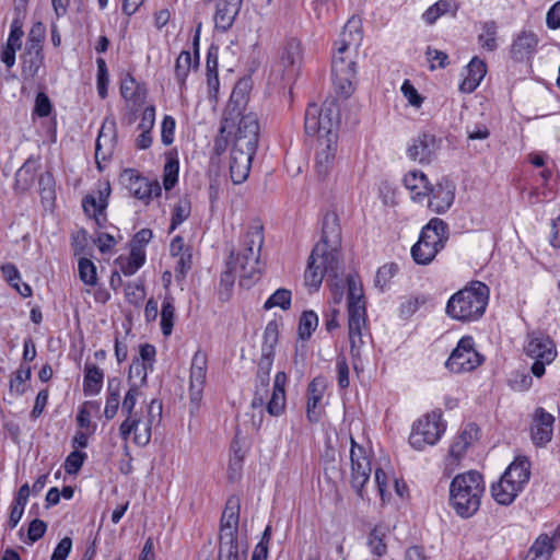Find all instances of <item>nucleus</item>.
<instances>
[{
	"label": "nucleus",
	"instance_id": "obj_1",
	"mask_svg": "<svg viewBox=\"0 0 560 560\" xmlns=\"http://www.w3.org/2000/svg\"><path fill=\"white\" fill-rule=\"evenodd\" d=\"M361 20L352 16L348 20L340 33L339 39L335 43L336 49L331 59V79L335 91L347 98L354 91L357 77V63L350 57L351 46L358 48L362 42Z\"/></svg>",
	"mask_w": 560,
	"mask_h": 560
},
{
	"label": "nucleus",
	"instance_id": "obj_2",
	"mask_svg": "<svg viewBox=\"0 0 560 560\" xmlns=\"http://www.w3.org/2000/svg\"><path fill=\"white\" fill-rule=\"evenodd\" d=\"M137 399L131 394H126L121 402V413L125 420L119 425V436L122 441L128 442L131 433H133V443L138 446H147L152 436L153 423L160 422L162 419V402L152 399L148 406V416L143 420L142 411L136 410Z\"/></svg>",
	"mask_w": 560,
	"mask_h": 560
},
{
	"label": "nucleus",
	"instance_id": "obj_3",
	"mask_svg": "<svg viewBox=\"0 0 560 560\" xmlns=\"http://www.w3.org/2000/svg\"><path fill=\"white\" fill-rule=\"evenodd\" d=\"M346 284L348 287V338L350 353L357 360L361 357V349L365 343V338H370L366 327V307L362 284L358 276L349 275L346 279Z\"/></svg>",
	"mask_w": 560,
	"mask_h": 560
},
{
	"label": "nucleus",
	"instance_id": "obj_4",
	"mask_svg": "<svg viewBox=\"0 0 560 560\" xmlns=\"http://www.w3.org/2000/svg\"><path fill=\"white\" fill-rule=\"evenodd\" d=\"M485 492L483 477L476 470L455 476L450 485V505L455 513L469 518L475 515Z\"/></svg>",
	"mask_w": 560,
	"mask_h": 560
},
{
	"label": "nucleus",
	"instance_id": "obj_5",
	"mask_svg": "<svg viewBox=\"0 0 560 560\" xmlns=\"http://www.w3.org/2000/svg\"><path fill=\"white\" fill-rule=\"evenodd\" d=\"M488 300L489 288L480 281H472L450 298L445 311L453 319L474 322L485 314Z\"/></svg>",
	"mask_w": 560,
	"mask_h": 560
},
{
	"label": "nucleus",
	"instance_id": "obj_6",
	"mask_svg": "<svg viewBox=\"0 0 560 560\" xmlns=\"http://www.w3.org/2000/svg\"><path fill=\"white\" fill-rule=\"evenodd\" d=\"M448 241V225L433 218L422 228L418 242L411 247V256L418 265H429Z\"/></svg>",
	"mask_w": 560,
	"mask_h": 560
},
{
	"label": "nucleus",
	"instance_id": "obj_7",
	"mask_svg": "<svg viewBox=\"0 0 560 560\" xmlns=\"http://www.w3.org/2000/svg\"><path fill=\"white\" fill-rule=\"evenodd\" d=\"M339 269L338 252L327 250L324 245H315L304 273L305 284L316 291L324 277H327V282L337 279Z\"/></svg>",
	"mask_w": 560,
	"mask_h": 560
},
{
	"label": "nucleus",
	"instance_id": "obj_8",
	"mask_svg": "<svg viewBox=\"0 0 560 560\" xmlns=\"http://www.w3.org/2000/svg\"><path fill=\"white\" fill-rule=\"evenodd\" d=\"M441 411H432L420 418L413 425L409 436L410 445L422 450L427 445H434L445 431Z\"/></svg>",
	"mask_w": 560,
	"mask_h": 560
},
{
	"label": "nucleus",
	"instance_id": "obj_9",
	"mask_svg": "<svg viewBox=\"0 0 560 560\" xmlns=\"http://www.w3.org/2000/svg\"><path fill=\"white\" fill-rule=\"evenodd\" d=\"M303 47L301 40L289 38L281 49L279 60L272 66V72L287 82L294 81L302 68Z\"/></svg>",
	"mask_w": 560,
	"mask_h": 560
},
{
	"label": "nucleus",
	"instance_id": "obj_10",
	"mask_svg": "<svg viewBox=\"0 0 560 560\" xmlns=\"http://www.w3.org/2000/svg\"><path fill=\"white\" fill-rule=\"evenodd\" d=\"M525 352L528 357L535 359L530 371L536 377H541L545 374L546 365L550 364L557 357L553 341L549 336L541 332L528 335Z\"/></svg>",
	"mask_w": 560,
	"mask_h": 560
},
{
	"label": "nucleus",
	"instance_id": "obj_11",
	"mask_svg": "<svg viewBox=\"0 0 560 560\" xmlns=\"http://www.w3.org/2000/svg\"><path fill=\"white\" fill-rule=\"evenodd\" d=\"M483 362V357L475 349L474 338L464 336L445 362L453 373L470 372Z\"/></svg>",
	"mask_w": 560,
	"mask_h": 560
},
{
	"label": "nucleus",
	"instance_id": "obj_12",
	"mask_svg": "<svg viewBox=\"0 0 560 560\" xmlns=\"http://www.w3.org/2000/svg\"><path fill=\"white\" fill-rule=\"evenodd\" d=\"M259 254L260 252L252 248H242L237 254L231 252L229 260H233V265L240 269L241 287L248 289L259 278L261 272Z\"/></svg>",
	"mask_w": 560,
	"mask_h": 560
},
{
	"label": "nucleus",
	"instance_id": "obj_13",
	"mask_svg": "<svg viewBox=\"0 0 560 560\" xmlns=\"http://www.w3.org/2000/svg\"><path fill=\"white\" fill-rule=\"evenodd\" d=\"M351 486L357 494L364 499V485L369 481L372 471L370 459L365 456V451L353 438H351Z\"/></svg>",
	"mask_w": 560,
	"mask_h": 560
},
{
	"label": "nucleus",
	"instance_id": "obj_14",
	"mask_svg": "<svg viewBox=\"0 0 560 560\" xmlns=\"http://www.w3.org/2000/svg\"><path fill=\"white\" fill-rule=\"evenodd\" d=\"M207 354L200 350L196 351L190 366L189 398L191 412L199 408L202 398L207 375Z\"/></svg>",
	"mask_w": 560,
	"mask_h": 560
},
{
	"label": "nucleus",
	"instance_id": "obj_15",
	"mask_svg": "<svg viewBox=\"0 0 560 560\" xmlns=\"http://www.w3.org/2000/svg\"><path fill=\"white\" fill-rule=\"evenodd\" d=\"M442 139L430 132L418 135L407 150L408 156L420 164H430L441 149Z\"/></svg>",
	"mask_w": 560,
	"mask_h": 560
},
{
	"label": "nucleus",
	"instance_id": "obj_16",
	"mask_svg": "<svg viewBox=\"0 0 560 560\" xmlns=\"http://www.w3.org/2000/svg\"><path fill=\"white\" fill-rule=\"evenodd\" d=\"M121 178L126 182L130 194L147 205L153 196L158 197L161 195L162 189L159 182H150L132 168L125 170Z\"/></svg>",
	"mask_w": 560,
	"mask_h": 560
},
{
	"label": "nucleus",
	"instance_id": "obj_17",
	"mask_svg": "<svg viewBox=\"0 0 560 560\" xmlns=\"http://www.w3.org/2000/svg\"><path fill=\"white\" fill-rule=\"evenodd\" d=\"M337 133H329L328 137H319L315 156V171L319 178L328 176L335 164L337 152Z\"/></svg>",
	"mask_w": 560,
	"mask_h": 560
},
{
	"label": "nucleus",
	"instance_id": "obj_18",
	"mask_svg": "<svg viewBox=\"0 0 560 560\" xmlns=\"http://www.w3.org/2000/svg\"><path fill=\"white\" fill-rule=\"evenodd\" d=\"M429 195V208L436 213H445L454 202L455 185L451 179L442 177L434 186L430 185Z\"/></svg>",
	"mask_w": 560,
	"mask_h": 560
},
{
	"label": "nucleus",
	"instance_id": "obj_19",
	"mask_svg": "<svg viewBox=\"0 0 560 560\" xmlns=\"http://www.w3.org/2000/svg\"><path fill=\"white\" fill-rule=\"evenodd\" d=\"M255 153V150H247L235 144L232 145L230 177L234 184L238 185L247 179Z\"/></svg>",
	"mask_w": 560,
	"mask_h": 560
},
{
	"label": "nucleus",
	"instance_id": "obj_20",
	"mask_svg": "<svg viewBox=\"0 0 560 560\" xmlns=\"http://www.w3.org/2000/svg\"><path fill=\"white\" fill-rule=\"evenodd\" d=\"M259 122L255 114L243 115L240 119L233 144L247 150H257Z\"/></svg>",
	"mask_w": 560,
	"mask_h": 560
},
{
	"label": "nucleus",
	"instance_id": "obj_21",
	"mask_svg": "<svg viewBox=\"0 0 560 560\" xmlns=\"http://www.w3.org/2000/svg\"><path fill=\"white\" fill-rule=\"evenodd\" d=\"M240 509V499L235 495L230 497L220 521V539L237 538Z\"/></svg>",
	"mask_w": 560,
	"mask_h": 560
},
{
	"label": "nucleus",
	"instance_id": "obj_22",
	"mask_svg": "<svg viewBox=\"0 0 560 560\" xmlns=\"http://www.w3.org/2000/svg\"><path fill=\"white\" fill-rule=\"evenodd\" d=\"M555 417L539 407L535 410L532 440L536 446H545L552 438Z\"/></svg>",
	"mask_w": 560,
	"mask_h": 560
},
{
	"label": "nucleus",
	"instance_id": "obj_23",
	"mask_svg": "<svg viewBox=\"0 0 560 560\" xmlns=\"http://www.w3.org/2000/svg\"><path fill=\"white\" fill-rule=\"evenodd\" d=\"M243 0H219L214 13V26L220 32L229 31L237 16Z\"/></svg>",
	"mask_w": 560,
	"mask_h": 560
},
{
	"label": "nucleus",
	"instance_id": "obj_24",
	"mask_svg": "<svg viewBox=\"0 0 560 560\" xmlns=\"http://www.w3.org/2000/svg\"><path fill=\"white\" fill-rule=\"evenodd\" d=\"M326 389V381L318 376L312 380L307 387V406L306 416L310 422L317 423L320 419V410L318 404L324 397Z\"/></svg>",
	"mask_w": 560,
	"mask_h": 560
},
{
	"label": "nucleus",
	"instance_id": "obj_25",
	"mask_svg": "<svg viewBox=\"0 0 560 560\" xmlns=\"http://www.w3.org/2000/svg\"><path fill=\"white\" fill-rule=\"evenodd\" d=\"M341 241L339 218L335 212H328L323 219L322 238L316 245H324L327 250H337Z\"/></svg>",
	"mask_w": 560,
	"mask_h": 560
},
{
	"label": "nucleus",
	"instance_id": "obj_26",
	"mask_svg": "<svg viewBox=\"0 0 560 560\" xmlns=\"http://www.w3.org/2000/svg\"><path fill=\"white\" fill-rule=\"evenodd\" d=\"M199 32H200V24L198 25L196 35L194 37V46L196 47L195 61H192L191 54L188 50H183L176 59L175 77H176V80H177L178 84L180 85V88H183L185 85V82L189 74L190 69L192 67H197L199 63V56H198Z\"/></svg>",
	"mask_w": 560,
	"mask_h": 560
},
{
	"label": "nucleus",
	"instance_id": "obj_27",
	"mask_svg": "<svg viewBox=\"0 0 560 560\" xmlns=\"http://www.w3.org/2000/svg\"><path fill=\"white\" fill-rule=\"evenodd\" d=\"M538 38L533 32L523 31L511 46V57L515 61L529 59L536 51Z\"/></svg>",
	"mask_w": 560,
	"mask_h": 560
},
{
	"label": "nucleus",
	"instance_id": "obj_28",
	"mask_svg": "<svg viewBox=\"0 0 560 560\" xmlns=\"http://www.w3.org/2000/svg\"><path fill=\"white\" fill-rule=\"evenodd\" d=\"M503 476L516 488L523 490L530 478V462L526 456H517L505 469Z\"/></svg>",
	"mask_w": 560,
	"mask_h": 560
},
{
	"label": "nucleus",
	"instance_id": "obj_29",
	"mask_svg": "<svg viewBox=\"0 0 560 560\" xmlns=\"http://www.w3.org/2000/svg\"><path fill=\"white\" fill-rule=\"evenodd\" d=\"M285 384L287 374L284 372H278L275 376L272 394L267 402V411L270 416H280L285 408Z\"/></svg>",
	"mask_w": 560,
	"mask_h": 560
},
{
	"label": "nucleus",
	"instance_id": "obj_30",
	"mask_svg": "<svg viewBox=\"0 0 560 560\" xmlns=\"http://www.w3.org/2000/svg\"><path fill=\"white\" fill-rule=\"evenodd\" d=\"M486 73H487L486 63L481 59L474 57L467 66V75L459 84L460 92H463V93L474 92L477 89V86L480 84L482 79L485 78Z\"/></svg>",
	"mask_w": 560,
	"mask_h": 560
},
{
	"label": "nucleus",
	"instance_id": "obj_31",
	"mask_svg": "<svg viewBox=\"0 0 560 560\" xmlns=\"http://www.w3.org/2000/svg\"><path fill=\"white\" fill-rule=\"evenodd\" d=\"M38 167V159L28 158L15 173V190L20 192L30 190L34 184Z\"/></svg>",
	"mask_w": 560,
	"mask_h": 560
},
{
	"label": "nucleus",
	"instance_id": "obj_32",
	"mask_svg": "<svg viewBox=\"0 0 560 560\" xmlns=\"http://www.w3.org/2000/svg\"><path fill=\"white\" fill-rule=\"evenodd\" d=\"M405 187L412 194L413 200L429 196L430 182L421 171H410L404 177Z\"/></svg>",
	"mask_w": 560,
	"mask_h": 560
},
{
	"label": "nucleus",
	"instance_id": "obj_33",
	"mask_svg": "<svg viewBox=\"0 0 560 560\" xmlns=\"http://www.w3.org/2000/svg\"><path fill=\"white\" fill-rule=\"evenodd\" d=\"M109 194L110 187L109 184H106V186L103 189L97 190V197H95L94 195H86L82 200V207L84 212L89 215L92 212L97 223V215L102 214L107 207V199L109 197Z\"/></svg>",
	"mask_w": 560,
	"mask_h": 560
},
{
	"label": "nucleus",
	"instance_id": "obj_34",
	"mask_svg": "<svg viewBox=\"0 0 560 560\" xmlns=\"http://www.w3.org/2000/svg\"><path fill=\"white\" fill-rule=\"evenodd\" d=\"M521 491V488H516V486L513 485L503 475L500 480L491 487L493 499L501 505H510L513 503L518 492Z\"/></svg>",
	"mask_w": 560,
	"mask_h": 560
},
{
	"label": "nucleus",
	"instance_id": "obj_35",
	"mask_svg": "<svg viewBox=\"0 0 560 560\" xmlns=\"http://www.w3.org/2000/svg\"><path fill=\"white\" fill-rule=\"evenodd\" d=\"M120 385L121 381L118 377H112L107 382V393L104 408V416L107 420L114 419L119 409Z\"/></svg>",
	"mask_w": 560,
	"mask_h": 560
},
{
	"label": "nucleus",
	"instance_id": "obj_36",
	"mask_svg": "<svg viewBox=\"0 0 560 560\" xmlns=\"http://www.w3.org/2000/svg\"><path fill=\"white\" fill-rule=\"evenodd\" d=\"M104 373L95 364H85L83 393L85 396L96 395L103 386Z\"/></svg>",
	"mask_w": 560,
	"mask_h": 560
},
{
	"label": "nucleus",
	"instance_id": "obj_37",
	"mask_svg": "<svg viewBox=\"0 0 560 560\" xmlns=\"http://www.w3.org/2000/svg\"><path fill=\"white\" fill-rule=\"evenodd\" d=\"M385 538L386 528L381 525L374 526L368 534L366 545L373 556L382 558L387 553Z\"/></svg>",
	"mask_w": 560,
	"mask_h": 560
},
{
	"label": "nucleus",
	"instance_id": "obj_38",
	"mask_svg": "<svg viewBox=\"0 0 560 560\" xmlns=\"http://www.w3.org/2000/svg\"><path fill=\"white\" fill-rule=\"evenodd\" d=\"M555 549L548 535H540L529 548L524 560H549Z\"/></svg>",
	"mask_w": 560,
	"mask_h": 560
},
{
	"label": "nucleus",
	"instance_id": "obj_39",
	"mask_svg": "<svg viewBox=\"0 0 560 560\" xmlns=\"http://www.w3.org/2000/svg\"><path fill=\"white\" fill-rule=\"evenodd\" d=\"M236 273L240 276V269L233 265V260H228L226 269L221 273L220 278L218 294L221 301L226 302L230 300Z\"/></svg>",
	"mask_w": 560,
	"mask_h": 560
},
{
	"label": "nucleus",
	"instance_id": "obj_40",
	"mask_svg": "<svg viewBox=\"0 0 560 560\" xmlns=\"http://www.w3.org/2000/svg\"><path fill=\"white\" fill-rule=\"evenodd\" d=\"M39 195L42 203L46 208H51L56 199V182L50 172L43 173L38 178Z\"/></svg>",
	"mask_w": 560,
	"mask_h": 560
},
{
	"label": "nucleus",
	"instance_id": "obj_41",
	"mask_svg": "<svg viewBox=\"0 0 560 560\" xmlns=\"http://www.w3.org/2000/svg\"><path fill=\"white\" fill-rule=\"evenodd\" d=\"M32 376V369L30 365L21 364L20 368L14 373V376L10 380L9 390L10 394H14L16 396H22L26 389V382Z\"/></svg>",
	"mask_w": 560,
	"mask_h": 560
},
{
	"label": "nucleus",
	"instance_id": "obj_42",
	"mask_svg": "<svg viewBox=\"0 0 560 560\" xmlns=\"http://www.w3.org/2000/svg\"><path fill=\"white\" fill-rule=\"evenodd\" d=\"M175 318V305L174 299L171 295H166L162 303L161 310V330L164 336H170L173 331Z\"/></svg>",
	"mask_w": 560,
	"mask_h": 560
},
{
	"label": "nucleus",
	"instance_id": "obj_43",
	"mask_svg": "<svg viewBox=\"0 0 560 560\" xmlns=\"http://www.w3.org/2000/svg\"><path fill=\"white\" fill-rule=\"evenodd\" d=\"M191 212V203L187 196L179 198L173 208L170 232L187 220Z\"/></svg>",
	"mask_w": 560,
	"mask_h": 560
},
{
	"label": "nucleus",
	"instance_id": "obj_44",
	"mask_svg": "<svg viewBox=\"0 0 560 560\" xmlns=\"http://www.w3.org/2000/svg\"><path fill=\"white\" fill-rule=\"evenodd\" d=\"M22 75L25 80H34L44 65V56L21 55Z\"/></svg>",
	"mask_w": 560,
	"mask_h": 560
},
{
	"label": "nucleus",
	"instance_id": "obj_45",
	"mask_svg": "<svg viewBox=\"0 0 560 560\" xmlns=\"http://www.w3.org/2000/svg\"><path fill=\"white\" fill-rule=\"evenodd\" d=\"M245 553L240 552L237 538L220 539L219 560H245Z\"/></svg>",
	"mask_w": 560,
	"mask_h": 560
},
{
	"label": "nucleus",
	"instance_id": "obj_46",
	"mask_svg": "<svg viewBox=\"0 0 560 560\" xmlns=\"http://www.w3.org/2000/svg\"><path fill=\"white\" fill-rule=\"evenodd\" d=\"M304 128L310 136L320 133V107L317 104H308L305 110Z\"/></svg>",
	"mask_w": 560,
	"mask_h": 560
},
{
	"label": "nucleus",
	"instance_id": "obj_47",
	"mask_svg": "<svg viewBox=\"0 0 560 560\" xmlns=\"http://www.w3.org/2000/svg\"><path fill=\"white\" fill-rule=\"evenodd\" d=\"M292 293L290 290L281 288L276 290L265 302L264 308L271 310L273 307H280L283 311H287L291 306Z\"/></svg>",
	"mask_w": 560,
	"mask_h": 560
},
{
	"label": "nucleus",
	"instance_id": "obj_48",
	"mask_svg": "<svg viewBox=\"0 0 560 560\" xmlns=\"http://www.w3.org/2000/svg\"><path fill=\"white\" fill-rule=\"evenodd\" d=\"M179 163L176 156L168 154L164 165L163 185L165 190L174 188L178 180Z\"/></svg>",
	"mask_w": 560,
	"mask_h": 560
},
{
	"label": "nucleus",
	"instance_id": "obj_49",
	"mask_svg": "<svg viewBox=\"0 0 560 560\" xmlns=\"http://www.w3.org/2000/svg\"><path fill=\"white\" fill-rule=\"evenodd\" d=\"M78 271L80 280L90 287L97 283L96 266L94 262L85 257H81L78 262Z\"/></svg>",
	"mask_w": 560,
	"mask_h": 560
},
{
	"label": "nucleus",
	"instance_id": "obj_50",
	"mask_svg": "<svg viewBox=\"0 0 560 560\" xmlns=\"http://www.w3.org/2000/svg\"><path fill=\"white\" fill-rule=\"evenodd\" d=\"M318 325V316L313 311H304L300 317L299 335L303 340L308 339Z\"/></svg>",
	"mask_w": 560,
	"mask_h": 560
},
{
	"label": "nucleus",
	"instance_id": "obj_51",
	"mask_svg": "<svg viewBox=\"0 0 560 560\" xmlns=\"http://www.w3.org/2000/svg\"><path fill=\"white\" fill-rule=\"evenodd\" d=\"M497 28L494 21H487L482 24L483 33L478 36L480 45L489 51L497 48Z\"/></svg>",
	"mask_w": 560,
	"mask_h": 560
},
{
	"label": "nucleus",
	"instance_id": "obj_52",
	"mask_svg": "<svg viewBox=\"0 0 560 560\" xmlns=\"http://www.w3.org/2000/svg\"><path fill=\"white\" fill-rule=\"evenodd\" d=\"M142 93L141 86L131 74H127L120 84V94L127 101L137 102Z\"/></svg>",
	"mask_w": 560,
	"mask_h": 560
},
{
	"label": "nucleus",
	"instance_id": "obj_53",
	"mask_svg": "<svg viewBox=\"0 0 560 560\" xmlns=\"http://www.w3.org/2000/svg\"><path fill=\"white\" fill-rule=\"evenodd\" d=\"M248 89L246 80H241L235 84L230 97V106H233V110H240L246 104Z\"/></svg>",
	"mask_w": 560,
	"mask_h": 560
},
{
	"label": "nucleus",
	"instance_id": "obj_54",
	"mask_svg": "<svg viewBox=\"0 0 560 560\" xmlns=\"http://www.w3.org/2000/svg\"><path fill=\"white\" fill-rule=\"evenodd\" d=\"M264 244L262 226L255 225L247 230L243 240V248H252L260 252Z\"/></svg>",
	"mask_w": 560,
	"mask_h": 560
},
{
	"label": "nucleus",
	"instance_id": "obj_55",
	"mask_svg": "<svg viewBox=\"0 0 560 560\" xmlns=\"http://www.w3.org/2000/svg\"><path fill=\"white\" fill-rule=\"evenodd\" d=\"M144 261L145 253L135 252L132 248H130L129 257L127 258L126 262L120 266L121 272L125 276H132L143 266Z\"/></svg>",
	"mask_w": 560,
	"mask_h": 560
},
{
	"label": "nucleus",
	"instance_id": "obj_56",
	"mask_svg": "<svg viewBox=\"0 0 560 560\" xmlns=\"http://www.w3.org/2000/svg\"><path fill=\"white\" fill-rule=\"evenodd\" d=\"M279 329L276 320H271L267 324L264 331V342L261 351L275 352V348L278 343Z\"/></svg>",
	"mask_w": 560,
	"mask_h": 560
},
{
	"label": "nucleus",
	"instance_id": "obj_57",
	"mask_svg": "<svg viewBox=\"0 0 560 560\" xmlns=\"http://www.w3.org/2000/svg\"><path fill=\"white\" fill-rule=\"evenodd\" d=\"M451 3L447 0H439L429 7L422 18L428 24H433L440 16L448 12Z\"/></svg>",
	"mask_w": 560,
	"mask_h": 560
},
{
	"label": "nucleus",
	"instance_id": "obj_58",
	"mask_svg": "<svg viewBox=\"0 0 560 560\" xmlns=\"http://www.w3.org/2000/svg\"><path fill=\"white\" fill-rule=\"evenodd\" d=\"M86 454L80 451L71 452L65 460V469L69 475H75L83 466Z\"/></svg>",
	"mask_w": 560,
	"mask_h": 560
},
{
	"label": "nucleus",
	"instance_id": "obj_59",
	"mask_svg": "<svg viewBox=\"0 0 560 560\" xmlns=\"http://www.w3.org/2000/svg\"><path fill=\"white\" fill-rule=\"evenodd\" d=\"M148 370L150 368L147 363H141L139 358H135L129 368L128 381L131 382L133 377H140V385H145L148 382Z\"/></svg>",
	"mask_w": 560,
	"mask_h": 560
},
{
	"label": "nucleus",
	"instance_id": "obj_60",
	"mask_svg": "<svg viewBox=\"0 0 560 560\" xmlns=\"http://www.w3.org/2000/svg\"><path fill=\"white\" fill-rule=\"evenodd\" d=\"M398 266L394 262L386 264L378 268L375 277V285L383 289L387 282L397 273Z\"/></svg>",
	"mask_w": 560,
	"mask_h": 560
},
{
	"label": "nucleus",
	"instance_id": "obj_61",
	"mask_svg": "<svg viewBox=\"0 0 560 560\" xmlns=\"http://www.w3.org/2000/svg\"><path fill=\"white\" fill-rule=\"evenodd\" d=\"M153 237V232L150 229H141L137 232L130 243V248L135 252L144 253V246Z\"/></svg>",
	"mask_w": 560,
	"mask_h": 560
},
{
	"label": "nucleus",
	"instance_id": "obj_62",
	"mask_svg": "<svg viewBox=\"0 0 560 560\" xmlns=\"http://www.w3.org/2000/svg\"><path fill=\"white\" fill-rule=\"evenodd\" d=\"M175 119L166 115L163 118L162 126H161V140L163 144L170 145L174 141V132H175Z\"/></svg>",
	"mask_w": 560,
	"mask_h": 560
},
{
	"label": "nucleus",
	"instance_id": "obj_63",
	"mask_svg": "<svg viewBox=\"0 0 560 560\" xmlns=\"http://www.w3.org/2000/svg\"><path fill=\"white\" fill-rule=\"evenodd\" d=\"M46 530L47 524L39 518H35L28 525L27 538L31 542H35L45 535Z\"/></svg>",
	"mask_w": 560,
	"mask_h": 560
},
{
	"label": "nucleus",
	"instance_id": "obj_64",
	"mask_svg": "<svg viewBox=\"0 0 560 560\" xmlns=\"http://www.w3.org/2000/svg\"><path fill=\"white\" fill-rule=\"evenodd\" d=\"M72 549V539L70 537H63L52 551L50 560H67Z\"/></svg>",
	"mask_w": 560,
	"mask_h": 560
}]
</instances>
